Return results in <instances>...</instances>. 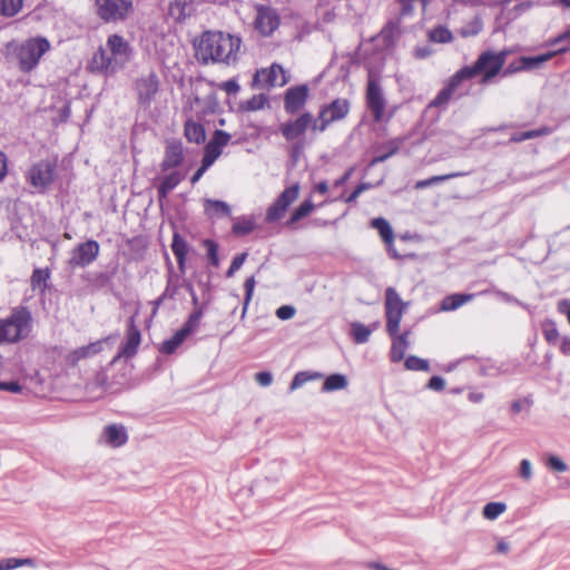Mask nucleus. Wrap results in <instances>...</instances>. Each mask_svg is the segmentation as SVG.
Returning a JSON list of instances; mask_svg holds the SVG:
<instances>
[{
    "instance_id": "obj_1",
    "label": "nucleus",
    "mask_w": 570,
    "mask_h": 570,
    "mask_svg": "<svg viewBox=\"0 0 570 570\" xmlns=\"http://www.w3.org/2000/svg\"><path fill=\"white\" fill-rule=\"evenodd\" d=\"M242 39L223 31H204L194 41L195 57L200 65H235L238 61Z\"/></svg>"
},
{
    "instance_id": "obj_2",
    "label": "nucleus",
    "mask_w": 570,
    "mask_h": 570,
    "mask_svg": "<svg viewBox=\"0 0 570 570\" xmlns=\"http://www.w3.org/2000/svg\"><path fill=\"white\" fill-rule=\"evenodd\" d=\"M49 49L50 42L45 37L29 38L22 42L11 41L6 46V58L21 72L29 73L37 68Z\"/></svg>"
},
{
    "instance_id": "obj_3",
    "label": "nucleus",
    "mask_w": 570,
    "mask_h": 570,
    "mask_svg": "<svg viewBox=\"0 0 570 570\" xmlns=\"http://www.w3.org/2000/svg\"><path fill=\"white\" fill-rule=\"evenodd\" d=\"M33 326L32 314L27 306L13 307L10 314L0 318V345L17 344L26 340Z\"/></svg>"
},
{
    "instance_id": "obj_4",
    "label": "nucleus",
    "mask_w": 570,
    "mask_h": 570,
    "mask_svg": "<svg viewBox=\"0 0 570 570\" xmlns=\"http://www.w3.org/2000/svg\"><path fill=\"white\" fill-rule=\"evenodd\" d=\"M507 56L505 50L499 52L487 50L479 55L473 65L464 66L458 71L464 80L481 76V83H488L501 72Z\"/></svg>"
},
{
    "instance_id": "obj_5",
    "label": "nucleus",
    "mask_w": 570,
    "mask_h": 570,
    "mask_svg": "<svg viewBox=\"0 0 570 570\" xmlns=\"http://www.w3.org/2000/svg\"><path fill=\"white\" fill-rule=\"evenodd\" d=\"M57 165L49 159L32 164L24 174L26 181L36 193L43 194L52 185L56 177Z\"/></svg>"
},
{
    "instance_id": "obj_6",
    "label": "nucleus",
    "mask_w": 570,
    "mask_h": 570,
    "mask_svg": "<svg viewBox=\"0 0 570 570\" xmlns=\"http://www.w3.org/2000/svg\"><path fill=\"white\" fill-rule=\"evenodd\" d=\"M96 13L106 23L125 21L134 12L132 0H95Z\"/></svg>"
},
{
    "instance_id": "obj_7",
    "label": "nucleus",
    "mask_w": 570,
    "mask_h": 570,
    "mask_svg": "<svg viewBox=\"0 0 570 570\" xmlns=\"http://www.w3.org/2000/svg\"><path fill=\"white\" fill-rule=\"evenodd\" d=\"M299 186L297 184L285 188L276 200L268 207L266 212V223L278 222L286 213L287 208L297 199Z\"/></svg>"
},
{
    "instance_id": "obj_8",
    "label": "nucleus",
    "mask_w": 570,
    "mask_h": 570,
    "mask_svg": "<svg viewBox=\"0 0 570 570\" xmlns=\"http://www.w3.org/2000/svg\"><path fill=\"white\" fill-rule=\"evenodd\" d=\"M100 246L97 240L88 239L78 244L71 252L69 266L85 268L95 262L99 255Z\"/></svg>"
},
{
    "instance_id": "obj_9",
    "label": "nucleus",
    "mask_w": 570,
    "mask_h": 570,
    "mask_svg": "<svg viewBox=\"0 0 570 570\" xmlns=\"http://www.w3.org/2000/svg\"><path fill=\"white\" fill-rule=\"evenodd\" d=\"M141 342V333L140 330L135 324V317L131 316L128 320L127 331H126V340L120 345L118 354L115 356L111 363H115L120 357L131 358L136 355L138 347Z\"/></svg>"
},
{
    "instance_id": "obj_10",
    "label": "nucleus",
    "mask_w": 570,
    "mask_h": 570,
    "mask_svg": "<svg viewBox=\"0 0 570 570\" xmlns=\"http://www.w3.org/2000/svg\"><path fill=\"white\" fill-rule=\"evenodd\" d=\"M279 22V16L275 9L264 6L257 8L254 27L262 36H271L278 28Z\"/></svg>"
},
{
    "instance_id": "obj_11",
    "label": "nucleus",
    "mask_w": 570,
    "mask_h": 570,
    "mask_svg": "<svg viewBox=\"0 0 570 570\" xmlns=\"http://www.w3.org/2000/svg\"><path fill=\"white\" fill-rule=\"evenodd\" d=\"M366 104L376 121H380L385 110V98L380 83L370 78L366 89Z\"/></svg>"
},
{
    "instance_id": "obj_12",
    "label": "nucleus",
    "mask_w": 570,
    "mask_h": 570,
    "mask_svg": "<svg viewBox=\"0 0 570 570\" xmlns=\"http://www.w3.org/2000/svg\"><path fill=\"white\" fill-rule=\"evenodd\" d=\"M309 89L307 85L288 88L284 95V109L288 115L297 114L306 104Z\"/></svg>"
},
{
    "instance_id": "obj_13",
    "label": "nucleus",
    "mask_w": 570,
    "mask_h": 570,
    "mask_svg": "<svg viewBox=\"0 0 570 570\" xmlns=\"http://www.w3.org/2000/svg\"><path fill=\"white\" fill-rule=\"evenodd\" d=\"M159 89V81L156 73L150 72L146 77H141L136 81V90L140 105L149 106Z\"/></svg>"
},
{
    "instance_id": "obj_14",
    "label": "nucleus",
    "mask_w": 570,
    "mask_h": 570,
    "mask_svg": "<svg viewBox=\"0 0 570 570\" xmlns=\"http://www.w3.org/2000/svg\"><path fill=\"white\" fill-rule=\"evenodd\" d=\"M312 121L313 115L311 112H304L295 120L282 124L279 130L286 140L293 141L306 131Z\"/></svg>"
},
{
    "instance_id": "obj_15",
    "label": "nucleus",
    "mask_w": 570,
    "mask_h": 570,
    "mask_svg": "<svg viewBox=\"0 0 570 570\" xmlns=\"http://www.w3.org/2000/svg\"><path fill=\"white\" fill-rule=\"evenodd\" d=\"M184 146L180 140H168L165 147L164 158L160 163V170L166 173L177 168L184 161Z\"/></svg>"
},
{
    "instance_id": "obj_16",
    "label": "nucleus",
    "mask_w": 570,
    "mask_h": 570,
    "mask_svg": "<svg viewBox=\"0 0 570 570\" xmlns=\"http://www.w3.org/2000/svg\"><path fill=\"white\" fill-rule=\"evenodd\" d=\"M107 47L110 51V57L117 63L125 65L129 61L131 55V47L129 42L117 33H114L107 39Z\"/></svg>"
},
{
    "instance_id": "obj_17",
    "label": "nucleus",
    "mask_w": 570,
    "mask_h": 570,
    "mask_svg": "<svg viewBox=\"0 0 570 570\" xmlns=\"http://www.w3.org/2000/svg\"><path fill=\"white\" fill-rule=\"evenodd\" d=\"M254 81L262 82L265 87H282L287 82L285 70L281 65L273 63L269 68L258 70Z\"/></svg>"
},
{
    "instance_id": "obj_18",
    "label": "nucleus",
    "mask_w": 570,
    "mask_h": 570,
    "mask_svg": "<svg viewBox=\"0 0 570 570\" xmlns=\"http://www.w3.org/2000/svg\"><path fill=\"white\" fill-rule=\"evenodd\" d=\"M464 79L461 77L459 71H456L448 81L444 88H442L439 94L435 96L433 100L428 105V109L431 108H441L445 109L451 97L455 92L456 88Z\"/></svg>"
},
{
    "instance_id": "obj_19",
    "label": "nucleus",
    "mask_w": 570,
    "mask_h": 570,
    "mask_svg": "<svg viewBox=\"0 0 570 570\" xmlns=\"http://www.w3.org/2000/svg\"><path fill=\"white\" fill-rule=\"evenodd\" d=\"M321 117L327 119L331 124L344 119L350 112V102L347 99L337 98L321 109Z\"/></svg>"
},
{
    "instance_id": "obj_20",
    "label": "nucleus",
    "mask_w": 570,
    "mask_h": 570,
    "mask_svg": "<svg viewBox=\"0 0 570 570\" xmlns=\"http://www.w3.org/2000/svg\"><path fill=\"white\" fill-rule=\"evenodd\" d=\"M569 50V47H562L557 50L548 51L538 56H522V66L524 71H530L534 69H539L543 63L552 59L553 57L564 53Z\"/></svg>"
},
{
    "instance_id": "obj_21",
    "label": "nucleus",
    "mask_w": 570,
    "mask_h": 570,
    "mask_svg": "<svg viewBox=\"0 0 570 570\" xmlns=\"http://www.w3.org/2000/svg\"><path fill=\"white\" fill-rule=\"evenodd\" d=\"M104 435L106 443L112 448H119L124 445L127 440V431L122 425L110 424L105 428Z\"/></svg>"
},
{
    "instance_id": "obj_22",
    "label": "nucleus",
    "mask_w": 570,
    "mask_h": 570,
    "mask_svg": "<svg viewBox=\"0 0 570 570\" xmlns=\"http://www.w3.org/2000/svg\"><path fill=\"white\" fill-rule=\"evenodd\" d=\"M170 247L176 257L178 268L180 269V272H184L189 249L187 242L179 233L175 232L173 235V242Z\"/></svg>"
},
{
    "instance_id": "obj_23",
    "label": "nucleus",
    "mask_w": 570,
    "mask_h": 570,
    "mask_svg": "<svg viewBox=\"0 0 570 570\" xmlns=\"http://www.w3.org/2000/svg\"><path fill=\"white\" fill-rule=\"evenodd\" d=\"M183 179H184V176L178 170H174V171L167 174L163 178L161 183L159 184V186L157 188L158 199L160 202L163 199H165L168 196V194L180 184V181Z\"/></svg>"
},
{
    "instance_id": "obj_24",
    "label": "nucleus",
    "mask_w": 570,
    "mask_h": 570,
    "mask_svg": "<svg viewBox=\"0 0 570 570\" xmlns=\"http://www.w3.org/2000/svg\"><path fill=\"white\" fill-rule=\"evenodd\" d=\"M474 297V294H463V293H455L445 296L440 305V311L442 312H451L455 311L462 305L471 302Z\"/></svg>"
},
{
    "instance_id": "obj_25",
    "label": "nucleus",
    "mask_w": 570,
    "mask_h": 570,
    "mask_svg": "<svg viewBox=\"0 0 570 570\" xmlns=\"http://www.w3.org/2000/svg\"><path fill=\"white\" fill-rule=\"evenodd\" d=\"M184 135L189 142L203 144L206 139V131L202 124L193 119L186 120L184 125Z\"/></svg>"
},
{
    "instance_id": "obj_26",
    "label": "nucleus",
    "mask_w": 570,
    "mask_h": 570,
    "mask_svg": "<svg viewBox=\"0 0 570 570\" xmlns=\"http://www.w3.org/2000/svg\"><path fill=\"white\" fill-rule=\"evenodd\" d=\"M102 350V342L97 341L88 345L78 347L69 354V362L72 364L78 363L80 360L91 357L100 353Z\"/></svg>"
},
{
    "instance_id": "obj_27",
    "label": "nucleus",
    "mask_w": 570,
    "mask_h": 570,
    "mask_svg": "<svg viewBox=\"0 0 570 570\" xmlns=\"http://www.w3.org/2000/svg\"><path fill=\"white\" fill-rule=\"evenodd\" d=\"M409 332H404L400 335L391 336L393 338L392 347L390 352L391 361L397 363L404 358L405 352L409 347L407 341Z\"/></svg>"
},
{
    "instance_id": "obj_28",
    "label": "nucleus",
    "mask_w": 570,
    "mask_h": 570,
    "mask_svg": "<svg viewBox=\"0 0 570 570\" xmlns=\"http://www.w3.org/2000/svg\"><path fill=\"white\" fill-rule=\"evenodd\" d=\"M204 212L208 217L230 216V207L226 202L210 198L204 200Z\"/></svg>"
},
{
    "instance_id": "obj_29",
    "label": "nucleus",
    "mask_w": 570,
    "mask_h": 570,
    "mask_svg": "<svg viewBox=\"0 0 570 570\" xmlns=\"http://www.w3.org/2000/svg\"><path fill=\"white\" fill-rule=\"evenodd\" d=\"M112 63V58L108 56L107 51L100 47L92 56L90 68L92 71H107Z\"/></svg>"
},
{
    "instance_id": "obj_30",
    "label": "nucleus",
    "mask_w": 570,
    "mask_h": 570,
    "mask_svg": "<svg viewBox=\"0 0 570 570\" xmlns=\"http://www.w3.org/2000/svg\"><path fill=\"white\" fill-rule=\"evenodd\" d=\"M348 381L344 374L334 373L328 375L323 383L322 392L330 393L346 389Z\"/></svg>"
},
{
    "instance_id": "obj_31",
    "label": "nucleus",
    "mask_w": 570,
    "mask_h": 570,
    "mask_svg": "<svg viewBox=\"0 0 570 570\" xmlns=\"http://www.w3.org/2000/svg\"><path fill=\"white\" fill-rule=\"evenodd\" d=\"M371 227L375 228L380 236L382 237L383 242L386 245H391L394 239L393 229L390 225V223L383 218V217H376L371 220Z\"/></svg>"
},
{
    "instance_id": "obj_32",
    "label": "nucleus",
    "mask_w": 570,
    "mask_h": 570,
    "mask_svg": "<svg viewBox=\"0 0 570 570\" xmlns=\"http://www.w3.org/2000/svg\"><path fill=\"white\" fill-rule=\"evenodd\" d=\"M466 175H468V173H464V171H455V173H450V174H445V175L432 176L426 179L417 180L414 185V188L415 189H425L428 187L450 180L452 178L463 177Z\"/></svg>"
},
{
    "instance_id": "obj_33",
    "label": "nucleus",
    "mask_w": 570,
    "mask_h": 570,
    "mask_svg": "<svg viewBox=\"0 0 570 570\" xmlns=\"http://www.w3.org/2000/svg\"><path fill=\"white\" fill-rule=\"evenodd\" d=\"M409 303L404 302L394 287H387L385 289V309L393 311H405Z\"/></svg>"
},
{
    "instance_id": "obj_34",
    "label": "nucleus",
    "mask_w": 570,
    "mask_h": 570,
    "mask_svg": "<svg viewBox=\"0 0 570 570\" xmlns=\"http://www.w3.org/2000/svg\"><path fill=\"white\" fill-rule=\"evenodd\" d=\"M205 313L204 307L194 308L184 325L179 328L187 337L198 327Z\"/></svg>"
},
{
    "instance_id": "obj_35",
    "label": "nucleus",
    "mask_w": 570,
    "mask_h": 570,
    "mask_svg": "<svg viewBox=\"0 0 570 570\" xmlns=\"http://www.w3.org/2000/svg\"><path fill=\"white\" fill-rule=\"evenodd\" d=\"M186 338L187 336L180 330H178L170 338L165 340L161 343L159 351L163 354L170 355L176 352V350L185 342Z\"/></svg>"
},
{
    "instance_id": "obj_36",
    "label": "nucleus",
    "mask_w": 570,
    "mask_h": 570,
    "mask_svg": "<svg viewBox=\"0 0 570 570\" xmlns=\"http://www.w3.org/2000/svg\"><path fill=\"white\" fill-rule=\"evenodd\" d=\"M255 229V220L253 217L242 216L233 224L232 232L237 236H245Z\"/></svg>"
},
{
    "instance_id": "obj_37",
    "label": "nucleus",
    "mask_w": 570,
    "mask_h": 570,
    "mask_svg": "<svg viewBox=\"0 0 570 570\" xmlns=\"http://www.w3.org/2000/svg\"><path fill=\"white\" fill-rule=\"evenodd\" d=\"M405 311L385 309L386 332L390 336H395L400 328V323Z\"/></svg>"
},
{
    "instance_id": "obj_38",
    "label": "nucleus",
    "mask_w": 570,
    "mask_h": 570,
    "mask_svg": "<svg viewBox=\"0 0 570 570\" xmlns=\"http://www.w3.org/2000/svg\"><path fill=\"white\" fill-rule=\"evenodd\" d=\"M313 209H314V204L312 203V200L311 199L304 200L297 208L294 209L289 219L287 220V225L292 226V225L298 223L299 220H302L303 218L308 216Z\"/></svg>"
},
{
    "instance_id": "obj_39",
    "label": "nucleus",
    "mask_w": 570,
    "mask_h": 570,
    "mask_svg": "<svg viewBox=\"0 0 570 570\" xmlns=\"http://www.w3.org/2000/svg\"><path fill=\"white\" fill-rule=\"evenodd\" d=\"M351 334L356 344H364L370 340L372 330L362 323L354 322L351 324Z\"/></svg>"
},
{
    "instance_id": "obj_40",
    "label": "nucleus",
    "mask_w": 570,
    "mask_h": 570,
    "mask_svg": "<svg viewBox=\"0 0 570 570\" xmlns=\"http://www.w3.org/2000/svg\"><path fill=\"white\" fill-rule=\"evenodd\" d=\"M23 0H0V16L11 18L20 12Z\"/></svg>"
},
{
    "instance_id": "obj_41",
    "label": "nucleus",
    "mask_w": 570,
    "mask_h": 570,
    "mask_svg": "<svg viewBox=\"0 0 570 570\" xmlns=\"http://www.w3.org/2000/svg\"><path fill=\"white\" fill-rule=\"evenodd\" d=\"M429 40L435 43H449L453 40V35L446 27L438 26L429 32Z\"/></svg>"
},
{
    "instance_id": "obj_42",
    "label": "nucleus",
    "mask_w": 570,
    "mask_h": 570,
    "mask_svg": "<svg viewBox=\"0 0 570 570\" xmlns=\"http://www.w3.org/2000/svg\"><path fill=\"white\" fill-rule=\"evenodd\" d=\"M232 136L222 129H216L213 134L212 139L207 142L210 148L223 151V148L228 145Z\"/></svg>"
},
{
    "instance_id": "obj_43",
    "label": "nucleus",
    "mask_w": 570,
    "mask_h": 570,
    "mask_svg": "<svg viewBox=\"0 0 570 570\" xmlns=\"http://www.w3.org/2000/svg\"><path fill=\"white\" fill-rule=\"evenodd\" d=\"M548 134H550V129L548 127H542L539 129L515 132L511 136L510 140L513 142H521V141L533 139V138L544 136Z\"/></svg>"
},
{
    "instance_id": "obj_44",
    "label": "nucleus",
    "mask_w": 570,
    "mask_h": 570,
    "mask_svg": "<svg viewBox=\"0 0 570 570\" xmlns=\"http://www.w3.org/2000/svg\"><path fill=\"white\" fill-rule=\"evenodd\" d=\"M482 19L480 17H474L470 22H468L460 29V35L463 38L475 37L482 31Z\"/></svg>"
},
{
    "instance_id": "obj_45",
    "label": "nucleus",
    "mask_w": 570,
    "mask_h": 570,
    "mask_svg": "<svg viewBox=\"0 0 570 570\" xmlns=\"http://www.w3.org/2000/svg\"><path fill=\"white\" fill-rule=\"evenodd\" d=\"M49 277H50V273L48 269H41V268L33 269L31 279H30L31 287L33 289L41 288V291H45V288L47 287V279Z\"/></svg>"
},
{
    "instance_id": "obj_46",
    "label": "nucleus",
    "mask_w": 570,
    "mask_h": 570,
    "mask_svg": "<svg viewBox=\"0 0 570 570\" xmlns=\"http://www.w3.org/2000/svg\"><path fill=\"white\" fill-rule=\"evenodd\" d=\"M507 509L503 502H489L483 507V517L488 520H495Z\"/></svg>"
},
{
    "instance_id": "obj_47",
    "label": "nucleus",
    "mask_w": 570,
    "mask_h": 570,
    "mask_svg": "<svg viewBox=\"0 0 570 570\" xmlns=\"http://www.w3.org/2000/svg\"><path fill=\"white\" fill-rule=\"evenodd\" d=\"M404 365L410 371H429L430 365L428 360L421 358L415 355H410L406 357Z\"/></svg>"
},
{
    "instance_id": "obj_48",
    "label": "nucleus",
    "mask_w": 570,
    "mask_h": 570,
    "mask_svg": "<svg viewBox=\"0 0 570 570\" xmlns=\"http://www.w3.org/2000/svg\"><path fill=\"white\" fill-rule=\"evenodd\" d=\"M255 284H256V282H255V277L254 276L247 277L245 279V283H244L245 297H244V303H243L242 317H245V315H246L248 305H249V303L252 301V297H253Z\"/></svg>"
},
{
    "instance_id": "obj_49",
    "label": "nucleus",
    "mask_w": 570,
    "mask_h": 570,
    "mask_svg": "<svg viewBox=\"0 0 570 570\" xmlns=\"http://www.w3.org/2000/svg\"><path fill=\"white\" fill-rule=\"evenodd\" d=\"M268 104V98L264 94L254 95L245 102V109L248 111H257L264 109Z\"/></svg>"
},
{
    "instance_id": "obj_50",
    "label": "nucleus",
    "mask_w": 570,
    "mask_h": 570,
    "mask_svg": "<svg viewBox=\"0 0 570 570\" xmlns=\"http://www.w3.org/2000/svg\"><path fill=\"white\" fill-rule=\"evenodd\" d=\"M204 246L207 249V256H208L209 263L213 266L217 267L219 265L218 245L212 239H205Z\"/></svg>"
},
{
    "instance_id": "obj_51",
    "label": "nucleus",
    "mask_w": 570,
    "mask_h": 570,
    "mask_svg": "<svg viewBox=\"0 0 570 570\" xmlns=\"http://www.w3.org/2000/svg\"><path fill=\"white\" fill-rule=\"evenodd\" d=\"M220 155V150L210 148V146L206 144L204 148L202 164L209 168Z\"/></svg>"
},
{
    "instance_id": "obj_52",
    "label": "nucleus",
    "mask_w": 570,
    "mask_h": 570,
    "mask_svg": "<svg viewBox=\"0 0 570 570\" xmlns=\"http://www.w3.org/2000/svg\"><path fill=\"white\" fill-rule=\"evenodd\" d=\"M247 256H248V254L246 252L236 255L233 258V261L230 263V266H229V268L226 272V276L227 277H232L238 269H240V267L245 263Z\"/></svg>"
},
{
    "instance_id": "obj_53",
    "label": "nucleus",
    "mask_w": 570,
    "mask_h": 570,
    "mask_svg": "<svg viewBox=\"0 0 570 570\" xmlns=\"http://www.w3.org/2000/svg\"><path fill=\"white\" fill-rule=\"evenodd\" d=\"M308 381H311L309 372L303 371V372L296 373L289 384V391L293 392V391L302 387Z\"/></svg>"
},
{
    "instance_id": "obj_54",
    "label": "nucleus",
    "mask_w": 570,
    "mask_h": 570,
    "mask_svg": "<svg viewBox=\"0 0 570 570\" xmlns=\"http://www.w3.org/2000/svg\"><path fill=\"white\" fill-rule=\"evenodd\" d=\"M547 465L556 472H566L568 470V465L557 455H550L547 460Z\"/></svg>"
},
{
    "instance_id": "obj_55",
    "label": "nucleus",
    "mask_w": 570,
    "mask_h": 570,
    "mask_svg": "<svg viewBox=\"0 0 570 570\" xmlns=\"http://www.w3.org/2000/svg\"><path fill=\"white\" fill-rule=\"evenodd\" d=\"M399 31V28L395 23H387L381 31V37L384 39L386 45H390L393 41L395 33Z\"/></svg>"
},
{
    "instance_id": "obj_56",
    "label": "nucleus",
    "mask_w": 570,
    "mask_h": 570,
    "mask_svg": "<svg viewBox=\"0 0 570 570\" xmlns=\"http://www.w3.org/2000/svg\"><path fill=\"white\" fill-rule=\"evenodd\" d=\"M296 313L292 305H282L276 309V316L282 321L291 320Z\"/></svg>"
},
{
    "instance_id": "obj_57",
    "label": "nucleus",
    "mask_w": 570,
    "mask_h": 570,
    "mask_svg": "<svg viewBox=\"0 0 570 570\" xmlns=\"http://www.w3.org/2000/svg\"><path fill=\"white\" fill-rule=\"evenodd\" d=\"M426 387L435 392H441L445 387V380L442 376L433 375L429 380Z\"/></svg>"
},
{
    "instance_id": "obj_58",
    "label": "nucleus",
    "mask_w": 570,
    "mask_h": 570,
    "mask_svg": "<svg viewBox=\"0 0 570 570\" xmlns=\"http://www.w3.org/2000/svg\"><path fill=\"white\" fill-rule=\"evenodd\" d=\"M371 188V184L361 183L356 186V188L345 198V203H353L357 199V197L365 190Z\"/></svg>"
},
{
    "instance_id": "obj_59",
    "label": "nucleus",
    "mask_w": 570,
    "mask_h": 570,
    "mask_svg": "<svg viewBox=\"0 0 570 570\" xmlns=\"http://www.w3.org/2000/svg\"><path fill=\"white\" fill-rule=\"evenodd\" d=\"M91 385L96 386V387H100L102 390H105L108 385V375L105 371H99L96 373L92 382L90 383Z\"/></svg>"
},
{
    "instance_id": "obj_60",
    "label": "nucleus",
    "mask_w": 570,
    "mask_h": 570,
    "mask_svg": "<svg viewBox=\"0 0 570 570\" xmlns=\"http://www.w3.org/2000/svg\"><path fill=\"white\" fill-rule=\"evenodd\" d=\"M521 66H522V59L520 57L517 61H513L507 66V68L502 72V76L507 77V76L513 75L515 72L524 71V68H521Z\"/></svg>"
},
{
    "instance_id": "obj_61",
    "label": "nucleus",
    "mask_w": 570,
    "mask_h": 570,
    "mask_svg": "<svg viewBox=\"0 0 570 570\" xmlns=\"http://www.w3.org/2000/svg\"><path fill=\"white\" fill-rule=\"evenodd\" d=\"M493 293L495 294L497 297H499L501 301L505 303L515 304L520 306L522 305V303L517 297L507 292H503L501 289H494Z\"/></svg>"
},
{
    "instance_id": "obj_62",
    "label": "nucleus",
    "mask_w": 570,
    "mask_h": 570,
    "mask_svg": "<svg viewBox=\"0 0 570 570\" xmlns=\"http://www.w3.org/2000/svg\"><path fill=\"white\" fill-rule=\"evenodd\" d=\"M331 122L327 119H324V117H321V114L318 115V119H314L312 124L309 125L312 127L313 131H320L323 132L326 130Z\"/></svg>"
},
{
    "instance_id": "obj_63",
    "label": "nucleus",
    "mask_w": 570,
    "mask_h": 570,
    "mask_svg": "<svg viewBox=\"0 0 570 570\" xmlns=\"http://www.w3.org/2000/svg\"><path fill=\"white\" fill-rule=\"evenodd\" d=\"M570 42V28L567 29L566 31L561 32L560 35H558L557 37L552 38V39H549L547 42H546V46H556V45H559L561 42Z\"/></svg>"
},
{
    "instance_id": "obj_64",
    "label": "nucleus",
    "mask_w": 570,
    "mask_h": 570,
    "mask_svg": "<svg viewBox=\"0 0 570 570\" xmlns=\"http://www.w3.org/2000/svg\"><path fill=\"white\" fill-rule=\"evenodd\" d=\"M255 380L261 386H268L273 382V376L272 373L267 371H262L256 373Z\"/></svg>"
}]
</instances>
